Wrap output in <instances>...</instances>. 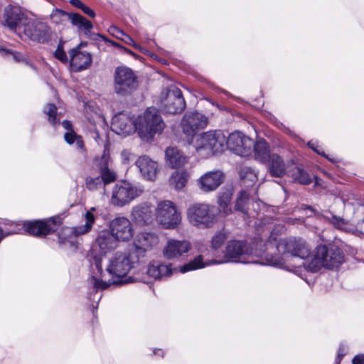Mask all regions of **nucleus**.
<instances>
[{"label":"nucleus","mask_w":364,"mask_h":364,"mask_svg":"<svg viewBox=\"0 0 364 364\" xmlns=\"http://www.w3.org/2000/svg\"><path fill=\"white\" fill-rule=\"evenodd\" d=\"M226 262L255 263L285 268V260L290 257L306 259L311 256V248L302 239H289L279 242L277 247L271 242L255 240L254 247L246 240H229L224 250Z\"/></svg>","instance_id":"f257e3e1"},{"label":"nucleus","mask_w":364,"mask_h":364,"mask_svg":"<svg viewBox=\"0 0 364 364\" xmlns=\"http://www.w3.org/2000/svg\"><path fill=\"white\" fill-rule=\"evenodd\" d=\"M141 262L137 256H135L131 251L127 253L117 252L110 258L109 264L106 268L107 272L112 278L108 281H103L92 276L90 283L97 291L99 289H106L112 284L121 285L132 282L134 281L132 277H128L125 279H123V278L126 277L130 271L136 267V265Z\"/></svg>","instance_id":"f03ea898"},{"label":"nucleus","mask_w":364,"mask_h":364,"mask_svg":"<svg viewBox=\"0 0 364 364\" xmlns=\"http://www.w3.org/2000/svg\"><path fill=\"white\" fill-rule=\"evenodd\" d=\"M344 257L342 250L333 244L318 245L311 256L307 268L312 272H316L322 267H337L343 262Z\"/></svg>","instance_id":"7ed1b4c3"},{"label":"nucleus","mask_w":364,"mask_h":364,"mask_svg":"<svg viewBox=\"0 0 364 364\" xmlns=\"http://www.w3.org/2000/svg\"><path fill=\"white\" fill-rule=\"evenodd\" d=\"M164 127L165 124L160 114L153 107L147 108L144 116L136 119L138 134L146 142L151 141L156 134H160Z\"/></svg>","instance_id":"20e7f679"},{"label":"nucleus","mask_w":364,"mask_h":364,"mask_svg":"<svg viewBox=\"0 0 364 364\" xmlns=\"http://www.w3.org/2000/svg\"><path fill=\"white\" fill-rule=\"evenodd\" d=\"M92 210H95V208L85 213V218L86 221L84 225L75 228H63L60 230L58 233V243L60 246L68 247L73 252L77 250V237L89 232L95 223V218L92 213Z\"/></svg>","instance_id":"39448f33"},{"label":"nucleus","mask_w":364,"mask_h":364,"mask_svg":"<svg viewBox=\"0 0 364 364\" xmlns=\"http://www.w3.org/2000/svg\"><path fill=\"white\" fill-rule=\"evenodd\" d=\"M194 146L198 153L206 156L222 153L225 149V135L220 130L203 132L196 138Z\"/></svg>","instance_id":"423d86ee"},{"label":"nucleus","mask_w":364,"mask_h":364,"mask_svg":"<svg viewBox=\"0 0 364 364\" xmlns=\"http://www.w3.org/2000/svg\"><path fill=\"white\" fill-rule=\"evenodd\" d=\"M138 86V77L133 70L127 66L115 68L113 89L117 95L129 96L136 90Z\"/></svg>","instance_id":"0eeeda50"},{"label":"nucleus","mask_w":364,"mask_h":364,"mask_svg":"<svg viewBox=\"0 0 364 364\" xmlns=\"http://www.w3.org/2000/svg\"><path fill=\"white\" fill-rule=\"evenodd\" d=\"M53 38L50 26L46 22L29 18L22 32V39L47 44Z\"/></svg>","instance_id":"6e6552de"},{"label":"nucleus","mask_w":364,"mask_h":364,"mask_svg":"<svg viewBox=\"0 0 364 364\" xmlns=\"http://www.w3.org/2000/svg\"><path fill=\"white\" fill-rule=\"evenodd\" d=\"M187 218L194 226L200 228L211 227L215 222V215L206 203H194L187 210Z\"/></svg>","instance_id":"1a4fd4ad"},{"label":"nucleus","mask_w":364,"mask_h":364,"mask_svg":"<svg viewBox=\"0 0 364 364\" xmlns=\"http://www.w3.org/2000/svg\"><path fill=\"white\" fill-rule=\"evenodd\" d=\"M186 107L181 90L176 86H170L164 96L161 97V107L163 112L177 114L183 112Z\"/></svg>","instance_id":"9d476101"},{"label":"nucleus","mask_w":364,"mask_h":364,"mask_svg":"<svg viewBox=\"0 0 364 364\" xmlns=\"http://www.w3.org/2000/svg\"><path fill=\"white\" fill-rule=\"evenodd\" d=\"M156 219L164 228H176L181 222V217L175 205L170 200H164L159 203L156 210Z\"/></svg>","instance_id":"9b49d317"},{"label":"nucleus","mask_w":364,"mask_h":364,"mask_svg":"<svg viewBox=\"0 0 364 364\" xmlns=\"http://www.w3.org/2000/svg\"><path fill=\"white\" fill-rule=\"evenodd\" d=\"M142 191L132 183L123 181L114 186L111 200L114 205L122 207L139 196Z\"/></svg>","instance_id":"f8f14e48"},{"label":"nucleus","mask_w":364,"mask_h":364,"mask_svg":"<svg viewBox=\"0 0 364 364\" xmlns=\"http://www.w3.org/2000/svg\"><path fill=\"white\" fill-rule=\"evenodd\" d=\"M253 145L254 141L240 132H232L228 138L225 136V149L242 157L251 154Z\"/></svg>","instance_id":"ddd939ff"},{"label":"nucleus","mask_w":364,"mask_h":364,"mask_svg":"<svg viewBox=\"0 0 364 364\" xmlns=\"http://www.w3.org/2000/svg\"><path fill=\"white\" fill-rule=\"evenodd\" d=\"M61 224L59 217L50 218L47 220L25 221L23 224L24 230L36 237H46L55 232Z\"/></svg>","instance_id":"4468645a"},{"label":"nucleus","mask_w":364,"mask_h":364,"mask_svg":"<svg viewBox=\"0 0 364 364\" xmlns=\"http://www.w3.org/2000/svg\"><path fill=\"white\" fill-rule=\"evenodd\" d=\"M3 18V25L22 38L23 30L29 19L28 16L19 8L9 5L5 8Z\"/></svg>","instance_id":"2eb2a0df"},{"label":"nucleus","mask_w":364,"mask_h":364,"mask_svg":"<svg viewBox=\"0 0 364 364\" xmlns=\"http://www.w3.org/2000/svg\"><path fill=\"white\" fill-rule=\"evenodd\" d=\"M56 14H59L62 18H67V19L71 22L73 26L77 27L80 30H82L85 35L90 39L97 41L100 38H102L105 41H107V39L105 36L100 33H95L92 32L91 30L93 28L92 23L80 14L73 12L68 13L60 9H57Z\"/></svg>","instance_id":"dca6fc26"},{"label":"nucleus","mask_w":364,"mask_h":364,"mask_svg":"<svg viewBox=\"0 0 364 364\" xmlns=\"http://www.w3.org/2000/svg\"><path fill=\"white\" fill-rule=\"evenodd\" d=\"M208 124V118L197 111L187 112L181 121L182 130L187 137H193Z\"/></svg>","instance_id":"f3484780"},{"label":"nucleus","mask_w":364,"mask_h":364,"mask_svg":"<svg viewBox=\"0 0 364 364\" xmlns=\"http://www.w3.org/2000/svg\"><path fill=\"white\" fill-rule=\"evenodd\" d=\"M158 243L157 236L151 232L139 233L133 243V247L129 250L142 262L146 252L151 250Z\"/></svg>","instance_id":"a211bd4d"},{"label":"nucleus","mask_w":364,"mask_h":364,"mask_svg":"<svg viewBox=\"0 0 364 364\" xmlns=\"http://www.w3.org/2000/svg\"><path fill=\"white\" fill-rule=\"evenodd\" d=\"M109 230L118 242H127L132 238V224L125 217H117L109 223Z\"/></svg>","instance_id":"6ab92c4d"},{"label":"nucleus","mask_w":364,"mask_h":364,"mask_svg":"<svg viewBox=\"0 0 364 364\" xmlns=\"http://www.w3.org/2000/svg\"><path fill=\"white\" fill-rule=\"evenodd\" d=\"M225 173L220 170L208 171L197 180V186L203 193L215 191L224 182Z\"/></svg>","instance_id":"aec40b11"},{"label":"nucleus","mask_w":364,"mask_h":364,"mask_svg":"<svg viewBox=\"0 0 364 364\" xmlns=\"http://www.w3.org/2000/svg\"><path fill=\"white\" fill-rule=\"evenodd\" d=\"M112 130L119 135H129L137 132L136 119L121 112L116 114L111 124Z\"/></svg>","instance_id":"412c9836"},{"label":"nucleus","mask_w":364,"mask_h":364,"mask_svg":"<svg viewBox=\"0 0 364 364\" xmlns=\"http://www.w3.org/2000/svg\"><path fill=\"white\" fill-rule=\"evenodd\" d=\"M69 55L70 56V66L75 72L87 69L92 63L91 54L87 52H81L80 46L70 50Z\"/></svg>","instance_id":"4be33fe9"},{"label":"nucleus","mask_w":364,"mask_h":364,"mask_svg":"<svg viewBox=\"0 0 364 364\" xmlns=\"http://www.w3.org/2000/svg\"><path fill=\"white\" fill-rule=\"evenodd\" d=\"M191 248V243L187 240H168L164 247L163 254L166 259H173L182 256Z\"/></svg>","instance_id":"5701e85b"},{"label":"nucleus","mask_w":364,"mask_h":364,"mask_svg":"<svg viewBox=\"0 0 364 364\" xmlns=\"http://www.w3.org/2000/svg\"><path fill=\"white\" fill-rule=\"evenodd\" d=\"M97 168L100 173V176L103 178L107 184L114 182L117 179V173L112 168V161L109 155L104 152L100 159H97Z\"/></svg>","instance_id":"b1692460"},{"label":"nucleus","mask_w":364,"mask_h":364,"mask_svg":"<svg viewBox=\"0 0 364 364\" xmlns=\"http://www.w3.org/2000/svg\"><path fill=\"white\" fill-rule=\"evenodd\" d=\"M143 178L148 181H154L158 171V164L146 156H140L136 161Z\"/></svg>","instance_id":"393cba45"},{"label":"nucleus","mask_w":364,"mask_h":364,"mask_svg":"<svg viewBox=\"0 0 364 364\" xmlns=\"http://www.w3.org/2000/svg\"><path fill=\"white\" fill-rule=\"evenodd\" d=\"M268 171L271 176L282 178L287 175L288 169L283 159L277 154H272V157L268 160Z\"/></svg>","instance_id":"a878e982"},{"label":"nucleus","mask_w":364,"mask_h":364,"mask_svg":"<svg viewBox=\"0 0 364 364\" xmlns=\"http://www.w3.org/2000/svg\"><path fill=\"white\" fill-rule=\"evenodd\" d=\"M173 269L168 264H161L154 262L149 264L146 273L155 279H163L170 277L172 274Z\"/></svg>","instance_id":"bb28decb"},{"label":"nucleus","mask_w":364,"mask_h":364,"mask_svg":"<svg viewBox=\"0 0 364 364\" xmlns=\"http://www.w3.org/2000/svg\"><path fill=\"white\" fill-rule=\"evenodd\" d=\"M117 240L112 234V232L107 230H102L99 232L96 238V244L103 252H107L114 249L117 246Z\"/></svg>","instance_id":"cd10ccee"},{"label":"nucleus","mask_w":364,"mask_h":364,"mask_svg":"<svg viewBox=\"0 0 364 364\" xmlns=\"http://www.w3.org/2000/svg\"><path fill=\"white\" fill-rule=\"evenodd\" d=\"M166 164L172 168H179L186 162V157L176 147H168L165 152Z\"/></svg>","instance_id":"c85d7f7f"},{"label":"nucleus","mask_w":364,"mask_h":364,"mask_svg":"<svg viewBox=\"0 0 364 364\" xmlns=\"http://www.w3.org/2000/svg\"><path fill=\"white\" fill-rule=\"evenodd\" d=\"M254 152L255 159L262 164H267L272 157L269 146L264 139L254 141Z\"/></svg>","instance_id":"c756f323"},{"label":"nucleus","mask_w":364,"mask_h":364,"mask_svg":"<svg viewBox=\"0 0 364 364\" xmlns=\"http://www.w3.org/2000/svg\"><path fill=\"white\" fill-rule=\"evenodd\" d=\"M287 176L291 177L292 181L302 185H309L312 182L309 173L304 168L296 166L289 167L287 173Z\"/></svg>","instance_id":"7c9ffc66"},{"label":"nucleus","mask_w":364,"mask_h":364,"mask_svg":"<svg viewBox=\"0 0 364 364\" xmlns=\"http://www.w3.org/2000/svg\"><path fill=\"white\" fill-rule=\"evenodd\" d=\"M233 195V189L232 188L223 189L219 195L218 205L221 211L225 215L232 213V209L230 204Z\"/></svg>","instance_id":"2f4dec72"},{"label":"nucleus","mask_w":364,"mask_h":364,"mask_svg":"<svg viewBox=\"0 0 364 364\" xmlns=\"http://www.w3.org/2000/svg\"><path fill=\"white\" fill-rule=\"evenodd\" d=\"M239 176L242 186L252 187L257 181L255 171L250 166H242L239 171Z\"/></svg>","instance_id":"473e14b6"},{"label":"nucleus","mask_w":364,"mask_h":364,"mask_svg":"<svg viewBox=\"0 0 364 364\" xmlns=\"http://www.w3.org/2000/svg\"><path fill=\"white\" fill-rule=\"evenodd\" d=\"M132 215L140 225L148 224L151 220V212L147 206H136L133 208Z\"/></svg>","instance_id":"72a5a7b5"},{"label":"nucleus","mask_w":364,"mask_h":364,"mask_svg":"<svg viewBox=\"0 0 364 364\" xmlns=\"http://www.w3.org/2000/svg\"><path fill=\"white\" fill-rule=\"evenodd\" d=\"M250 193L246 190H242L236 198L234 209L244 214H247L249 210Z\"/></svg>","instance_id":"f704fd0d"},{"label":"nucleus","mask_w":364,"mask_h":364,"mask_svg":"<svg viewBox=\"0 0 364 364\" xmlns=\"http://www.w3.org/2000/svg\"><path fill=\"white\" fill-rule=\"evenodd\" d=\"M188 180V175L186 172L175 171L170 178V184L176 190H181L186 184Z\"/></svg>","instance_id":"c9c22d12"},{"label":"nucleus","mask_w":364,"mask_h":364,"mask_svg":"<svg viewBox=\"0 0 364 364\" xmlns=\"http://www.w3.org/2000/svg\"><path fill=\"white\" fill-rule=\"evenodd\" d=\"M43 112L48 117V121L53 126L58 124L60 119L57 118L58 108L53 103H48L43 108Z\"/></svg>","instance_id":"e433bc0d"},{"label":"nucleus","mask_w":364,"mask_h":364,"mask_svg":"<svg viewBox=\"0 0 364 364\" xmlns=\"http://www.w3.org/2000/svg\"><path fill=\"white\" fill-rule=\"evenodd\" d=\"M207 264H204L203 262V257L201 255H198L196 257H195L193 260L190 261L188 263L185 264L184 265L181 267L180 272L182 273H185L188 271L203 268Z\"/></svg>","instance_id":"4c0bfd02"},{"label":"nucleus","mask_w":364,"mask_h":364,"mask_svg":"<svg viewBox=\"0 0 364 364\" xmlns=\"http://www.w3.org/2000/svg\"><path fill=\"white\" fill-rule=\"evenodd\" d=\"M85 185L87 189L90 191H95L100 188H102L106 186L103 178L100 176L93 177L87 176L85 178Z\"/></svg>","instance_id":"58836bf2"},{"label":"nucleus","mask_w":364,"mask_h":364,"mask_svg":"<svg viewBox=\"0 0 364 364\" xmlns=\"http://www.w3.org/2000/svg\"><path fill=\"white\" fill-rule=\"evenodd\" d=\"M227 239V235L224 230L215 233L211 240V247L213 250L219 249Z\"/></svg>","instance_id":"ea45409f"},{"label":"nucleus","mask_w":364,"mask_h":364,"mask_svg":"<svg viewBox=\"0 0 364 364\" xmlns=\"http://www.w3.org/2000/svg\"><path fill=\"white\" fill-rule=\"evenodd\" d=\"M323 218L329 221L335 228L341 230L343 229L348 223L345 219L335 215H331V218L328 216H323Z\"/></svg>","instance_id":"a19ab883"},{"label":"nucleus","mask_w":364,"mask_h":364,"mask_svg":"<svg viewBox=\"0 0 364 364\" xmlns=\"http://www.w3.org/2000/svg\"><path fill=\"white\" fill-rule=\"evenodd\" d=\"M63 43L64 42L62 40H60L55 51L54 52V56L60 62L65 63H68V58L65 52L64 51Z\"/></svg>","instance_id":"79ce46f5"},{"label":"nucleus","mask_w":364,"mask_h":364,"mask_svg":"<svg viewBox=\"0 0 364 364\" xmlns=\"http://www.w3.org/2000/svg\"><path fill=\"white\" fill-rule=\"evenodd\" d=\"M79 136L80 135H77L74 130H72L71 132L65 133L64 139L68 144H73Z\"/></svg>","instance_id":"37998d69"},{"label":"nucleus","mask_w":364,"mask_h":364,"mask_svg":"<svg viewBox=\"0 0 364 364\" xmlns=\"http://www.w3.org/2000/svg\"><path fill=\"white\" fill-rule=\"evenodd\" d=\"M76 148L79 149L82 154H85L87 149L85 146L84 141L82 140V137L79 136L77 139L75 141Z\"/></svg>","instance_id":"c03bdc74"},{"label":"nucleus","mask_w":364,"mask_h":364,"mask_svg":"<svg viewBox=\"0 0 364 364\" xmlns=\"http://www.w3.org/2000/svg\"><path fill=\"white\" fill-rule=\"evenodd\" d=\"M95 266L96 269H97L100 277H104L105 274L103 273V269H102V260L100 258L96 257H95Z\"/></svg>","instance_id":"a18cd8bd"},{"label":"nucleus","mask_w":364,"mask_h":364,"mask_svg":"<svg viewBox=\"0 0 364 364\" xmlns=\"http://www.w3.org/2000/svg\"><path fill=\"white\" fill-rule=\"evenodd\" d=\"M344 355H345V347L343 344H341L340 347L338 348V350L336 364H340V362Z\"/></svg>","instance_id":"49530a36"},{"label":"nucleus","mask_w":364,"mask_h":364,"mask_svg":"<svg viewBox=\"0 0 364 364\" xmlns=\"http://www.w3.org/2000/svg\"><path fill=\"white\" fill-rule=\"evenodd\" d=\"M110 31L113 33L114 36H116L118 38L120 39L125 34L121 29L114 26L110 27Z\"/></svg>","instance_id":"de8ad7c7"},{"label":"nucleus","mask_w":364,"mask_h":364,"mask_svg":"<svg viewBox=\"0 0 364 364\" xmlns=\"http://www.w3.org/2000/svg\"><path fill=\"white\" fill-rule=\"evenodd\" d=\"M85 14L87 15L88 16L91 18L95 17V12L90 9L89 6L85 5L83 8H82L81 10Z\"/></svg>","instance_id":"09e8293b"},{"label":"nucleus","mask_w":364,"mask_h":364,"mask_svg":"<svg viewBox=\"0 0 364 364\" xmlns=\"http://www.w3.org/2000/svg\"><path fill=\"white\" fill-rule=\"evenodd\" d=\"M308 146L312 149L314 150L316 153L321 155V156H323L324 157L328 158V156L325 154V153L323 151L322 152H320L318 149H317V146H316V143L315 142H313V141H309L308 143Z\"/></svg>","instance_id":"8fccbe9b"},{"label":"nucleus","mask_w":364,"mask_h":364,"mask_svg":"<svg viewBox=\"0 0 364 364\" xmlns=\"http://www.w3.org/2000/svg\"><path fill=\"white\" fill-rule=\"evenodd\" d=\"M69 2L73 6L76 7L80 10H82V8H83L85 5L80 0H70Z\"/></svg>","instance_id":"3c124183"},{"label":"nucleus","mask_w":364,"mask_h":364,"mask_svg":"<svg viewBox=\"0 0 364 364\" xmlns=\"http://www.w3.org/2000/svg\"><path fill=\"white\" fill-rule=\"evenodd\" d=\"M353 364H364V355H357L352 360Z\"/></svg>","instance_id":"603ef678"},{"label":"nucleus","mask_w":364,"mask_h":364,"mask_svg":"<svg viewBox=\"0 0 364 364\" xmlns=\"http://www.w3.org/2000/svg\"><path fill=\"white\" fill-rule=\"evenodd\" d=\"M62 126L65 129H67L68 132H71L72 130H73V124H72V122L70 121H68V120L63 121Z\"/></svg>","instance_id":"864d4df0"},{"label":"nucleus","mask_w":364,"mask_h":364,"mask_svg":"<svg viewBox=\"0 0 364 364\" xmlns=\"http://www.w3.org/2000/svg\"><path fill=\"white\" fill-rule=\"evenodd\" d=\"M121 39L122 41H124L127 44H132V43L134 44L133 39L129 36H128L127 34H124V36Z\"/></svg>","instance_id":"5fc2aeb1"},{"label":"nucleus","mask_w":364,"mask_h":364,"mask_svg":"<svg viewBox=\"0 0 364 364\" xmlns=\"http://www.w3.org/2000/svg\"><path fill=\"white\" fill-rule=\"evenodd\" d=\"M112 43L115 46H118V47H120V48H123L125 50V52H127V53H129L131 55H134V53L132 50H130L129 49L126 48H124L123 46H119L117 43H114L113 42Z\"/></svg>","instance_id":"6e6d98bb"},{"label":"nucleus","mask_w":364,"mask_h":364,"mask_svg":"<svg viewBox=\"0 0 364 364\" xmlns=\"http://www.w3.org/2000/svg\"><path fill=\"white\" fill-rule=\"evenodd\" d=\"M0 51H4L6 53H9L8 50H6L4 47L0 46Z\"/></svg>","instance_id":"4d7b16f0"},{"label":"nucleus","mask_w":364,"mask_h":364,"mask_svg":"<svg viewBox=\"0 0 364 364\" xmlns=\"http://www.w3.org/2000/svg\"><path fill=\"white\" fill-rule=\"evenodd\" d=\"M307 209H309L310 210L313 211L314 209L311 206H307Z\"/></svg>","instance_id":"13d9d810"},{"label":"nucleus","mask_w":364,"mask_h":364,"mask_svg":"<svg viewBox=\"0 0 364 364\" xmlns=\"http://www.w3.org/2000/svg\"><path fill=\"white\" fill-rule=\"evenodd\" d=\"M363 223H364V218H363Z\"/></svg>","instance_id":"bf43d9fd"}]
</instances>
